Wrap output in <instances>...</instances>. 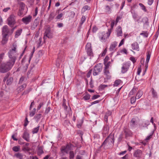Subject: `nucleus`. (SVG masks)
Returning <instances> with one entry per match:
<instances>
[{
	"mask_svg": "<svg viewBox=\"0 0 159 159\" xmlns=\"http://www.w3.org/2000/svg\"><path fill=\"white\" fill-rule=\"evenodd\" d=\"M15 63L9 60L2 62L0 65V73H4L10 70L12 68Z\"/></svg>",
	"mask_w": 159,
	"mask_h": 159,
	"instance_id": "obj_1",
	"label": "nucleus"
},
{
	"mask_svg": "<svg viewBox=\"0 0 159 159\" xmlns=\"http://www.w3.org/2000/svg\"><path fill=\"white\" fill-rule=\"evenodd\" d=\"M17 46L16 44L14 43L12 45L11 48L10 49L7 54L9 60L15 63L17 57L18 55L17 52Z\"/></svg>",
	"mask_w": 159,
	"mask_h": 159,
	"instance_id": "obj_2",
	"label": "nucleus"
},
{
	"mask_svg": "<svg viewBox=\"0 0 159 159\" xmlns=\"http://www.w3.org/2000/svg\"><path fill=\"white\" fill-rule=\"evenodd\" d=\"M111 31H108L107 33L104 32L99 34L98 37L100 41L102 42H105L107 39L109 37Z\"/></svg>",
	"mask_w": 159,
	"mask_h": 159,
	"instance_id": "obj_3",
	"label": "nucleus"
},
{
	"mask_svg": "<svg viewBox=\"0 0 159 159\" xmlns=\"http://www.w3.org/2000/svg\"><path fill=\"white\" fill-rule=\"evenodd\" d=\"M102 65L101 63H98L95 65L93 68V75L94 76L98 75L102 71Z\"/></svg>",
	"mask_w": 159,
	"mask_h": 159,
	"instance_id": "obj_4",
	"label": "nucleus"
},
{
	"mask_svg": "<svg viewBox=\"0 0 159 159\" xmlns=\"http://www.w3.org/2000/svg\"><path fill=\"white\" fill-rule=\"evenodd\" d=\"M85 50L87 55L90 57V58L94 56V54L92 49L91 44L90 43H87L85 46Z\"/></svg>",
	"mask_w": 159,
	"mask_h": 159,
	"instance_id": "obj_5",
	"label": "nucleus"
},
{
	"mask_svg": "<svg viewBox=\"0 0 159 159\" xmlns=\"http://www.w3.org/2000/svg\"><path fill=\"white\" fill-rule=\"evenodd\" d=\"M16 16L13 14L11 15L7 19L8 25L11 27H13L16 24Z\"/></svg>",
	"mask_w": 159,
	"mask_h": 159,
	"instance_id": "obj_6",
	"label": "nucleus"
},
{
	"mask_svg": "<svg viewBox=\"0 0 159 159\" xmlns=\"http://www.w3.org/2000/svg\"><path fill=\"white\" fill-rule=\"evenodd\" d=\"M114 6V4L111 2H109L105 6L104 9L105 13L107 14H109L111 13L112 8Z\"/></svg>",
	"mask_w": 159,
	"mask_h": 159,
	"instance_id": "obj_7",
	"label": "nucleus"
},
{
	"mask_svg": "<svg viewBox=\"0 0 159 159\" xmlns=\"http://www.w3.org/2000/svg\"><path fill=\"white\" fill-rule=\"evenodd\" d=\"M114 142V135L111 133L103 142L102 145H105L107 143L109 144L111 143L113 144Z\"/></svg>",
	"mask_w": 159,
	"mask_h": 159,
	"instance_id": "obj_8",
	"label": "nucleus"
},
{
	"mask_svg": "<svg viewBox=\"0 0 159 159\" xmlns=\"http://www.w3.org/2000/svg\"><path fill=\"white\" fill-rule=\"evenodd\" d=\"M71 145L70 144H67L66 146H63L61 148V151L63 155H64L65 153L67 154L69 151L71 150Z\"/></svg>",
	"mask_w": 159,
	"mask_h": 159,
	"instance_id": "obj_9",
	"label": "nucleus"
},
{
	"mask_svg": "<svg viewBox=\"0 0 159 159\" xmlns=\"http://www.w3.org/2000/svg\"><path fill=\"white\" fill-rule=\"evenodd\" d=\"M53 37L52 34L51 32V30L50 27H48L45 30L44 33L43 39L45 40L47 38L49 39L52 38Z\"/></svg>",
	"mask_w": 159,
	"mask_h": 159,
	"instance_id": "obj_10",
	"label": "nucleus"
},
{
	"mask_svg": "<svg viewBox=\"0 0 159 159\" xmlns=\"http://www.w3.org/2000/svg\"><path fill=\"white\" fill-rule=\"evenodd\" d=\"M130 64L129 62H127L123 64L121 67V72L122 73H125L128 70Z\"/></svg>",
	"mask_w": 159,
	"mask_h": 159,
	"instance_id": "obj_11",
	"label": "nucleus"
},
{
	"mask_svg": "<svg viewBox=\"0 0 159 159\" xmlns=\"http://www.w3.org/2000/svg\"><path fill=\"white\" fill-rule=\"evenodd\" d=\"M133 156L137 158V159H140L142 157V151L139 149L135 150L134 152Z\"/></svg>",
	"mask_w": 159,
	"mask_h": 159,
	"instance_id": "obj_12",
	"label": "nucleus"
},
{
	"mask_svg": "<svg viewBox=\"0 0 159 159\" xmlns=\"http://www.w3.org/2000/svg\"><path fill=\"white\" fill-rule=\"evenodd\" d=\"M32 16L30 15L25 16L22 19V21L26 25L30 23L32 20Z\"/></svg>",
	"mask_w": 159,
	"mask_h": 159,
	"instance_id": "obj_13",
	"label": "nucleus"
},
{
	"mask_svg": "<svg viewBox=\"0 0 159 159\" xmlns=\"http://www.w3.org/2000/svg\"><path fill=\"white\" fill-rule=\"evenodd\" d=\"M116 32L117 37L122 36V29L120 25L118 26L116 28Z\"/></svg>",
	"mask_w": 159,
	"mask_h": 159,
	"instance_id": "obj_14",
	"label": "nucleus"
},
{
	"mask_svg": "<svg viewBox=\"0 0 159 159\" xmlns=\"http://www.w3.org/2000/svg\"><path fill=\"white\" fill-rule=\"evenodd\" d=\"M14 157L18 159H25V156L21 153L18 152L14 154Z\"/></svg>",
	"mask_w": 159,
	"mask_h": 159,
	"instance_id": "obj_15",
	"label": "nucleus"
},
{
	"mask_svg": "<svg viewBox=\"0 0 159 159\" xmlns=\"http://www.w3.org/2000/svg\"><path fill=\"white\" fill-rule=\"evenodd\" d=\"M38 18L35 19L34 22L31 27V29L32 30H34L37 26L39 23V21L38 20Z\"/></svg>",
	"mask_w": 159,
	"mask_h": 159,
	"instance_id": "obj_16",
	"label": "nucleus"
},
{
	"mask_svg": "<svg viewBox=\"0 0 159 159\" xmlns=\"http://www.w3.org/2000/svg\"><path fill=\"white\" fill-rule=\"evenodd\" d=\"M132 17L135 22H139L140 19V16H139L135 12H131Z\"/></svg>",
	"mask_w": 159,
	"mask_h": 159,
	"instance_id": "obj_17",
	"label": "nucleus"
},
{
	"mask_svg": "<svg viewBox=\"0 0 159 159\" xmlns=\"http://www.w3.org/2000/svg\"><path fill=\"white\" fill-rule=\"evenodd\" d=\"M9 32V30L8 29L7 25H5L2 28V35H8Z\"/></svg>",
	"mask_w": 159,
	"mask_h": 159,
	"instance_id": "obj_18",
	"label": "nucleus"
},
{
	"mask_svg": "<svg viewBox=\"0 0 159 159\" xmlns=\"http://www.w3.org/2000/svg\"><path fill=\"white\" fill-rule=\"evenodd\" d=\"M124 131L125 134V138L130 136L132 135V134L131 131L128 129L125 128L124 129Z\"/></svg>",
	"mask_w": 159,
	"mask_h": 159,
	"instance_id": "obj_19",
	"label": "nucleus"
},
{
	"mask_svg": "<svg viewBox=\"0 0 159 159\" xmlns=\"http://www.w3.org/2000/svg\"><path fill=\"white\" fill-rule=\"evenodd\" d=\"M103 72L104 74L106 76L107 78V79H110L111 78V75L109 69L104 68Z\"/></svg>",
	"mask_w": 159,
	"mask_h": 159,
	"instance_id": "obj_20",
	"label": "nucleus"
},
{
	"mask_svg": "<svg viewBox=\"0 0 159 159\" xmlns=\"http://www.w3.org/2000/svg\"><path fill=\"white\" fill-rule=\"evenodd\" d=\"M132 49L134 50L139 51V44L137 42H135L131 44Z\"/></svg>",
	"mask_w": 159,
	"mask_h": 159,
	"instance_id": "obj_21",
	"label": "nucleus"
},
{
	"mask_svg": "<svg viewBox=\"0 0 159 159\" xmlns=\"http://www.w3.org/2000/svg\"><path fill=\"white\" fill-rule=\"evenodd\" d=\"M23 138L27 142L30 141L29 134V133L26 131L24 132L23 136Z\"/></svg>",
	"mask_w": 159,
	"mask_h": 159,
	"instance_id": "obj_22",
	"label": "nucleus"
},
{
	"mask_svg": "<svg viewBox=\"0 0 159 159\" xmlns=\"http://www.w3.org/2000/svg\"><path fill=\"white\" fill-rule=\"evenodd\" d=\"M109 127L107 125H105L104 126L103 129V134L105 135L108 134L109 131Z\"/></svg>",
	"mask_w": 159,
	"mask_h": 159,
	"instance_id": "obj_23",
	"label": "nucleus"
},
{
	"mask_svg": "<svg viewBox=\"0 0 159 159\" xmlns=\"http://www.w3.org/2000/svg\"><path fill=\"white\" fill-rule=\"evenodd\" d=\"M2 35V39L1 43L2 44L4 45L6 43L8 40V35Z\"/></svg>",
	"mask_w": 159,
	"mask_h": 159,
	"instance_id": "obj_24",
	"label": "nucleus"
},
{
	"mask_svg": "<svg viewBox=\"0 0 159 159\" xmlns=\"http://www.w3.org/2000/svg\"><path fill=\"white\" fill-rule=\"evenodd\" d=\"M43 147L42 146H39L38 147L37 153L38 155L40 156L43 153Z\"/></svg>",
	"mask_w": 159,
	"mask_h": 159,
	"instance_id": "obj_25",
	"label": "nucleus"
},
{
	"mask_svg": "<svg viewBox=\"0 0 159 159\" xmlns=\"http://www.w3.org/2000/svg\"><path fill=\"white\" fill-rule=\"evenodd\" d=\"M117 43V42L116 41L112 43L110 46V47L109 48L110 50L111 51H112L113 50H114V48L116 46Z\"/></svg>",
	"mask_w": 159,
	"mask_h": 159,
	"instance_id": "obj_26",
	"label": "nucleus"
},
{
	"mask_svg": "<svg viewBox=\"0 0 159 159\" xmlns=\"http://www.w3.org/2000/svg\"><path fill=\"white\" fill-rule=\"evenodd\" d=\"M25 145L23 146V150L24 151H29L30 150V148L28 146L29 145V143H25L24 144Z\"/></svg>",
	"mask_w": 159,
	"mask_h": 159,
	"instance_id": "obj_27",
	"label": "nucleus"
},
{
	"mask_svg": "<svg viewBox=\"0 0 159 159\" xmlns=\"http://www.w3.org/2000/svg\"><path fill=\"white\" fill-rule=\"evenodd\" d=\"M122 83V81L120 79L116 80L114 81L113 86L114 87H117Z\"/></svg>",
	"mask_w": 159,
	"mask_h": 159,
	"instance_id": "obj_28",
	"label": "nucleus"
},
{
	"mask_svg": "<svg viewBox=\"0 0 159 159\" xmlns=\"http://www.w3.org/2000/svg\"><path fill=\"white\" fill-rule=\"evenodd\" d=\"M22 31V30L21 29L17 30L16 32L15 37L16 38H18L21 34Z\"/></svg>",
	"mask_w": 159,
	"mask_h": 159,
	"instance_id": "obj_29",
	"label": "nucleus"
},
{
	"mask_svg": "<svg viewBox=\"0 0 159 159\" xmlns=\"http://www.w3.org/2000/svg\"><path fill=\"white\" fill-rule=\"evenodd\" d=\"M136 125H137V124L135 122V119L134 118L132 119L130 122L131 127L132 128H134L135 127Z\"/></svg>",
	"mask_w": 159,
	"mask_h": 159,
	"instance_id": "obj_30",
	"label": "nucleus"
},
{
	"mask_svg": "<svg viewBox=\"0 0 159 159\" xmlns=\"http://www.w3.org/2000/svg\"><path fill=\"white\" fill-rule=\"evenodd\" d=\"M142 21L144 25H148V19L147 17H143L142 19Z\"/></svg>",
	"mask_w": 159,
	"mask_h": 159,
	"instance_id": "obj_31",
	"label": "nucleus"
},
{
	"mask_svg": "<svg viewBox=\"0 0 159 159\" xmlns=\"http://www.w3.org/2000/svg\"><path fill=\"white\" fill-rule=\"evenodd\" d=\"M13 78L12 77H10L6 80V84L7 85H10L12 82Z\"/></svg>",
	"mask_w": 159,
	"mask_h": 159,
	"instance_id": "obj_32",
	"label": "nucleus"
},
{
	"mask_svg": "<svg viewBox=\"0 0 159 159\" xmlns=\"http://www.w3.org/2000/svg\"><path fill=\"white\" fill-rule=\"evenodd\" d=\"M26 84H24L19 87L17 89L18 91L21 92L26 87Z\"/></svg>",
	"mask_w": 159,
	"mask_h": 159,
	"instance_id": "obj_33",
	"label": "nucleus"
},
{
	"mask_svg": "<svg viewBox=\"0 0 159 159\" xmlns=\"http://www.w3.org/2000/svg\"><path fill=\"white\" fill-rule=\"evenodd\" d=\"M151 52L150 51H148L147 52V57L146 61V63H148L149 61L150 56H151Z\"/></svg>",
	"mask_w": 159,
	"mask_h": 159,
	"instance_id": "obj_34",
	"label": "nucleus"
},
{
	"mask_svg": "<svg viewBox=\"0 0 159 159\" xmlns=\"http://www.w3.org/2000/svg\"><path fill=\"white\" fill-rule=\"evenodd\" d=\"M105 66L104 68L105 69H109L110 66H111V62L110 61L106 63H104Z\"/></svg>",
	"mask_w": 159,
	"mask_h": 159,
	"instance_id": "obj_35",
	"label": "nucleus"
},
{
	"mask_svg": "<svg viewBox=\"0 0 159 159\" xmlns=\"http://www.w3.org/2000/svg\"><path fill=\"white\" fill-rule=\"evenodd\" d=\"M42 115L41 114H38L35 115L34 116V118L37 122H38L41 117Z\"/></svg>",
	"mask_w": 159,
	"mask_h": 159,
	"instance_id": "obj_36",
	"label": "nucleus"
},
{
	"mask_svg": "<svg viewBox=\"0 0 159 159\" xmlns=\"http://www.w3.org/2000/svg\"><path fill=\"white\" fill-rule=\"evenodd\" d=\"M143 94V92L142 91L139 90L137 93L136 97L137 99H139Z\"/></svg>",
	"mask_w": 159,
	"mask_h": 159,
	"instance_id": "obj_37",
	"label": "nucleus"
},
{
	"mask_svg": "<svg viewBox=\"0 0 159 159\" xmlns=\"http://www.w3.org/2000/svg\"><path fill=\"white\" fill-rule=\"evenodd\" d=\"M115 24H116V22L114 20H112L111 23V28L110 29H108V31H111V30H113V27Z\"/></svg>",
	"mask_w": 159,
	"mask_h": 159,
	"instance_id": "obj_38",
	"label": "nucleus"
},
{
	"mask_svg": "<svg viewBox=\"0 0 159 159\" xmlns=\"http://www.w3.org/2000/svg\"><path fill=\"white\" fill-rule=\"evenodd\" d=\"M12 150L15 152H18L20 150V147L19 146H14L12 148Z\"/></svg>",
	"mask_w": 159,
	"mask_h": 159,
	"instance_id": "obj_39",
	"label": "nucleus"
},
{
	"mask_svg": "<svg viewBox=\"0 0 159 159\" xmlns=\"http://www.w3.org/2000/svg\"><path fill=\"white\" fill-rule=\"evenodd\" d=\"M39 127L40 126L38 125L37 127L34 128L32 130V133L34 134L37 133L39 129Z\"/></svg>",
	"mask_w": 159,
	"mask_h": 159,
	"instance_id": "obj_40",
	"label": "nucleus"
},
{
	"mask_svg": "<svg viewBox=\"0 0 159 159\" xmlns=\"http://www.w3.org/2000/svg\"><path fill=\"white\" fill-rule=\"evenodd\" d=\"M69 159H74V156H75V154L74 151H70L69 152Z\"/></svg>",
	"mask_w": 159,
	"mask_h": 159,
	"instance_id": "obj_41",
	"label": "nucleus"
},
{
	"mask_svg": "<svg viewBox=\"0 0 159 159\" xmlns=\"http://www.w3.org/2000/svg\"><path fill=\"white\" fill-rule=\"evenodd\" d=\"M18 4L20 5V9L24 10L25 9V4L24 3L22 2H18Z\"/></svg>",
	"mask_w": 159,
	"mask_h": 159,
	"instance_id": "obj_42",
	"label": "nucleus"
},
{
	"mask_svg": "<svg viewBox=\"0 0 159 159\" xmlns=\"http://www.w3.org/2000/svg\"><path fill=\"white\" fill-rule=\"evenodd\" d=\"M110 86V85H107L101 84L99 86V89L100 90H102L104 89L106 87Z\"/></svg>",
	"mask_w": 159,
	"mask_h": 159,
	"instance_id": "obj_43",
	"label": "nucleus"
},
{
	"mask_svg": "<svg viewBox=\"0 0 159 159\" xmlns=\"http://www.w3.org/2000/svg\"><path fill=\"white\" fill-rule=\"evenodd\" d=\"M152 95L153 97L157 98V92L155 91L154 89L152 88Z\"/></svg>",
	"mask_w": 159,
	"mask_h": 159,
	"instance_id": "obj_44",
	"label": "nucleus"
},
{
	"mask_svg": "<svg viewBox=\"0 0 159 159\" xmlns=\"http://www.w3.org/2000/svg\"><path fill=\"white\" fill-rule=\"evenodd\" d=\"M140 35L143 36L144 37L147 38L148 37V33L147 31H143L142 33L140 34Z\"/></svg>",
	"mask_w": 159,
	"mask_h": 159,
	"instance_id": "obj_45",
	"label": "nucleus"
},
{
	"mask_svg": "<svg viewBox=\"0 0 159 159\" xmlns=\"http://www.w3.org/2000/svg\"><path fill=\"white\" fill-rule=\"evenodd\" d=\"M5 54L4 52H2L0 54V63H1L2 61Z\"/></svg>",
	"mask_w": 159,
	"mask_h": 159,
	"instance_id": "obj_46",
	"label": "nucleus"
},
{
	"mask_svg": "<svg viewBox=\"0 0 159 159\" xmlns=\"http://www.w3.org/2000/svg\"><path fill=\"white\" fill-rule=\"evenodd\" d=\"M139 5L141 7L142 10L145 12H146L147 11L145 6L142 3H139Z\"/></svg>",
	"mask_w": 159,
	"mask_h": 159,
	"instance_id": "obj_47",
	"label": "nucleus"
},
{
	"mask_svg": "<svg viewBox=\"0 0 159 159\" xmlns=\"http://www.w3.org/2000/svg\"><path fill=\"white\" fill-rule=\"evenodd\" d=\"M90 97V95L89 94H86L83 97V99L85 100L89 99Z\"/></svg>",
	"mask_w": 159,
	"mask_h": 159,
	"instance_id": "obj_48",
	"label": "nucleus"
},
{
	"mask_svg": "<svg viewBox=\"0 0 159 159\" xmlns=\"http://www.w3.org/2000/svg\"><path fill=\"white\" fill-rule=\"evenodd\" d=\"M36 110V109L34 108L33 110L30 112V116L31 117L35 115Z\"/></svg>",
	"mask_w": 159,
	"mask_h": 159,
	"instance_id": "obj_49",
	"label": "nucleus"
},
{
	"mask_svg": "<svg viewBox=\"0 0 159 159\" xmlns=\"http://www.w3.org/2000/svg\"><path fill=\"white\" fill-rule=\"evenodd\" d=\"M10 73H8L6 74L3 80L4 82H5L10 77Z\"/></svg>",
	"mask_w": 159,
	"mask_h": 159,
	"instance_id": "obj_50",
	"label": "nucleus"
},
{
	"mask_svg": "<svg viewBox=\"0 0 159 159\" xmlns=\"http://www.w3.org/2000/svg\"><path fill=\"white\" fill-rule=\"evenodd\" d=\"M24 10L19 9L17 13L18 16H22Z\"/></svg>",
	"mask_w": 159,
	"mask_h": 159,
	"instance_id": "obj_51",
	"label": "nucleus"
},
{
	"mask_svg": "<svg viewBox=\"0 0 159 159\" xmlns=\"http://www.w3.org/2000/svg\"><path fill=\"white\" fill-rule=\"evenodd\" d=\"M85 17L84 16H83L81 18V22L80 23V24L81 25H82L84 23V21L85 20Z\"/></svg>",
	"mask_w": 159,
	"mask_h": 159,
	"instance_id": "obj_52",
	"label": "nucleus"
},
{
	"mask_svg": "<svg viewBox=\"0 0 159 159\" xmlns=\"http://www.w3.org/2000/svg\"><path fill=\"white\" fill-rule=\"evenodd\" d=\"M83 123V121L82 120H81L80 121H78V124H77V127L79 128H81Z\"/></svg>",
	"mask_w": 159,
	"mask_h": 159,
	"instance_id": "obj_53",
	"label": "nucleus"
},
{
	"mask_svg": "<svg viewBox=\"0 0 159 159\" xmlns=\"http://www.w3.org/2000/svg\"><path fill=\"white\" fill-rule=\"evenodd\" d=\"M153 134V132H152L151 133V134L147 136L145 140L147 142L148 140H149L152 137V135Z\"/></svg>",
	"mask_w": 159,
	"mask_h": 159,
	"instance_id": "obj_54",
	"label": "nucleus"
},
{
	"mask_svg": "<svg viewBox=\"0 0 159 159\" xmlns=\"http://www.w3.org/2000/svg\"><path fill=\"white\" fill-rule=\"evenodd\" d=\"M137 98L136 97H133L131 98V103L133 104L135 102Z\"/></svg>",
	"mask_w": 159,
	"mask_h": 159,
	"instance_id": "obj_55",
	"label": "nucleus"
},
{
	"mask_svg": "<svg viewBox=\"0 0 159 159\" xmlns=\"http://www.w3.org/2000/svg\"><path fill=\"white\" fill-rule=\"evenodd\" d=\"M55 16V14L54 13V12H51L49 16V19L50 20H52L53 18H54V17Z\"/></svg>",
	"mask_w": 159,
	"mask_h": 159,
	"instance_id": "obj_56",
	"label": "nucleus"
},
{
	"mask_svg": "<svg viewBox=\"0 0 159 159\" xmlns=\"http://www.w3.org/2000/svg\"><path fill=\"white\" fill-rule=\"evenodd\" d=\"M123 134L121 133L119 135L118 139V142H120L122 141L123 138Z\"/></svg>",
	"mask_w": 159,
	"mask_h": 159,
	"instance_id": "obj_57",
	"label": "nucleus"
},
{
	"mask_svg": "<svg viewBox=\"0 0 159 159\" xmlns=\"http://www.w3.org/2000/svg\"><path fill=\"white\" fill-rule=\"evenodd\" d=\"M136 89H132L131 91L129 92V95H133L134 94V93L136 92Z\"/></svg>",
	"mask_w": 159,
	"mask_h": 159,
	"instance_id": "obj_58",
	"label": "nucleus"
},
{
	"mask_svg": "<svg viewBox=\"0 0 159 159\" xmlns=\"http://www.w3.org/2000/svg\"><path fill=\"white\" fill-rule=\"evenodd\" d=\"M83 9L84 11H85L86 10H89L90 9V8L88 5H85L83 7Z\"/></svg>",
	"mask_w": 159,
	"mask_h": 159,
	"instance_id": "obj_59",
	"label": "nucleus"
},
{
	"mask_svg": "<svg viewBox=\"0 0 159 159\" xmlns=\"http://www.w3.org/2000/svg\"><path fill=\"white\" fill-rule=\"evenodd\" d=\"M63 16V14L62 13H61L59 14L56 17V19H60Z\"/></svg>",
	"mask_w": 159,
	"mask_h": 159,
	"instance_id": "obj_60",
	"label": "nucleus"
},
{
	"mask_svg": "<svg viewBox=\"0 0 159 159\" xmlns=\"http://www.w3.org/2000/svg\"><path fill=\"white\" fill-rule=\"evenodd\" d=\"M130 60H131L132 62L134 63L136 62V60L135 59V58L133 57H131L130 58Z\"/></svg>",
	"mask_w": 159,
	"mask_h": 159,
	"instance_id": "obj_61",
	"label": "nucleus"
},
{
	"mask_svg": "<svg viewBox=\"0 0 159 159\" xmlns=\"http://www.w3.org/2000/svg\"><path fill=\"white\" fill-rule=\"evenodd\" d=\"M100 97V95H94L92 97V100H94Z\"/></svg>",
	"mask_w": 159,
	"mask_h": 159,
	"instance_id": "obj_62",
	"label": "nucleus"
},
{
	"mask_svg": "<svg viewBox=\"0 0 159 159\" xmlns=\"http://www.w3.org/2000/svg\"><path fill=\"white\" fill-rule=\"evenodd\" d=\"M98 28L95 26H93L92 29V31L93 33H95L98 30Z\"/></svg>",
	"mask_w": 159,
	"mask_h": 159,
	"instance_id": "obj_63",
	"label": "nucleus"
},
{
	"mask_svg": "<svg viewBox=\"0 0 159 159\" xmlns=\"http://www.w3.org/2000/svg\"><path fill=\"white\" fill-rule=\"evenodd\" d=\"M125 40V39H122L121 40V41H120V42L119 45V47H120L123 44H124Z\"/></svg>",
	"mask_w": 159,
	"mask_h": 159,
	"instance_id": "obj_64",
	"label": "nucleus"
}]
</instances>
